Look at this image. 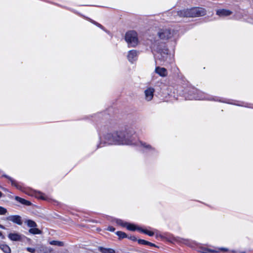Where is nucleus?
Listing matches in <instances>:
<instances>
[{
  "mask_svg": "<svg viewBox=\"0 0 253 253\" xmlns=\"http://www.w3.org/2000/svg\"><path fill=\"white\" fill-rule=\"evenodd\" d=\"M107 230L108 231L113 232V231H115V228H114L113 227L109 226V227H108Z\"/></svg>",
  "mask_w": 253,
  "mask_h": 253,
  "instance_id": "30",
  "label": "nucleus"
},
{
  "mask_svg": "<svg viewBox=\"0 0 253 253\" xmlns=\"http://www.w3.org/2000/svg\"><path fill=\"white\" fill-rule=\"evenodd\" d=\"M8 238L12 241H19L21 240V236L17 233H10L8 235Z\"/></svg>",
  "mask_w": 253,
  "mask_h": 253,
  "instance_id": "10",
  "label": "nucleus"
},
{
  "mask_svg": "<svg viewBox=\"0 0 253 253\" xmlns=\"http://www.w3.org/2000/svg\"><path fill=\"white\" fill-rule=\"evenodd\" d=\"M3 189L4 190H5V191H6V189H4V188H3Z\"/></svg>",
  "mask_w": 253,
  "mask_h": 253,
  "instance_id": "39",
  "label": "nucleus"
},
{
  "mask_svg": "<svg viewBox=\"0 0 253 253\" xmlns=\"http://www.w3.org/2000/svg\"><path fill=\"white\" fill-rule=\"evenodd\" d=\"M99 250L102 253H115V251L112 249H106L100 247Z\"/></svg>",
  "mask_w": 253,
  "mask_h": 253,
  "instance_id": "17",
  "label": "nucleus"
},
{
  "mask_svg": "<svg viewBox=\"0 0 253 253\" xmlns=\"http://www.w3.org/2000/svg\"><path fill=\"white\" fill-rule=\"evenodd\" d=\"M232 14V12L229 10L222 9L216 11V14L220 16H226Z\"/></svg>",
  "mask_w": 253,
  "mask_h": 253,
  "instance_id": "11",
  "label": "nucleus"
},
{
  "mask_svg": "<svg viewBox=\"0 0 253 253\" xmlns=\"http://www.w3.org/2000/svg\"><path fill=\"white\" fill-rule=\"evenodd\" d=\"M27 250L31 253H35V249H34V248H30V247H28L27 248Z\"/></svg>",
  "mask_w": 253,
  "mask_h": 253,
  "instance_id": "29",
  "label": "nucleus"
},
{
  "mask_svg": "<svg viewBox=\"0 0 253 253\" xmlns=\"http://www.w3.org/2000/svg\"><path fill=\"white\" fill-rule=\"evenodd\" d=\"M130 239L132 240H136V238L135 237H132L130 238Z\"/></svg>",
  "mask_w": 253,
  "mask_h": 253,
  "instance_id": "35",
  "label": "nucleus"
},
{
  "mask_svg": "<svg viewBox=\"0 0 253 253\" xmlns=\"http://www.w3.org/2000/svg\"><path fill=\"white\" fill-rule=\"evenodd\" d=\"M7 211L6 209L0 206V215H5L7 213Z\"/></svg>",
  "mask_w": 253,
  "mask_h": 253,
  "instance_id": "24",
  "label": "nucleus"
},
{
  "mask_svg": "<svg viewBox=\"0 0 253 253\" xmlns=\"http://www.w3.org/2000/svg\"><path fill=\"white\" fill-rule=\"evenodd\" d=\"M155 89L153 87H148L144 91L145 98L147 101H151L154 96Z\"/></svg>",
  "mask_w": 253,
  "mask_h": 253,
  "instance_id": "7",
  "label": "nucleus"
},
{
  "mask_svg": "<svg viewBox=\"0 0 253 253\" xmlns=\"http://www.w3.org/2000/svg\"><path fill=\"white\" fill-rule=\"evenodd\" d=\"M49 244L52 245H55L57 246H63L64 245L63 242L58 241H51L49 242Z\"/></svg>",
  "mask_w": 253,
  "mask_h": 253,
  "instance_id": "20",
  "label": "nucleus"
},
{
  "mask_svg": "<svg viewBox=\"0 0 253 253\" xmlns=\"http://www.w3.org/2000/svg\"><path fill=\"white\" fill-rule=\"evenodd\" d=\"M141 145L142 146H143L144 147L146 148H148V149H149V148H151V147L149 145H147L146 143H142L141 142H140Z\"/></svg>",
  "mask_w": 253,
  "mask_h": 253,
  "instance_id": "27",
  "label": "nucleus"
},
{
  "mask_svg": "<svg viewBox=\"0 0 253 253\" xmlns=\"http://www.w3.org/2000/svg\"><path fill=\"white\" fill-rule=\"evenodd\" d=\"M190 17L202 16L206 14V10L201 7H194L189 9Z\"/></svg>",
  "mask_w": 253,
  "mask_h": 253,
  "instance_id": "4",
  "label": "nucleus"
},
{
  "mask_svg": "<svg viewBox=\"0 0 253 253\" xmlns=\"http://www.w3.org/2000/svg\"><path fill=\"white\" fill-rule=\"evenodd\" d=\"M40 198L42 199H44V197L43 195H41L40 197Z\"/></svg>",
  "mask_w": 253,
  "mask_h": 253,
  "instance_id": "34",
  "label": "nucleus"
},
{
  "mask_svg": "<svg viewBox=\"0 0 253 253\" xmlns=\"http://www.w3.org/2000/svg\"><path fill=\"white\" fill-rule=\"evenodd\" d=\"M199 252L201 253H209V252L218 253V251L211 250L205 248H201L200 249Z\"/></svg>",
  "mask_w": 253,
  "mask_h": 253,
  "instance_id": "16",
  "label": "nucleus"
},
{
  "mask_svg": "<svg viewBox=\"0 0 253 253\" xmlns=\"http://www.w3.org/2000/svg\"><path fill=\"white\" fill-rule=\"evenodd\" d=\"M94 24H96L98 26L101 27V25L99 24H98V23H95V22L94 23Z\"/></svg>",
  "mask_w": 253,
  "mask_h": 253,
  "instance_id": "36",
  "label": "nucleus"
},
{
  "mask_svg": "<svg viewBox=\"0 0 253 253\" xmlns=\"http://www.w3.org/2000/svg\"><path fill=\"white\" fill-rule=\"evenodd\" d=\"M25 223L27 224V226L31 228L33 227H36L37 226V224L36 223L31 219H27L25 221Z\"/></svg>",
  "mask_w": 253,
  "mask_h": 253,
  "instance_id": "14",
  "label": "nucleus"
},
{
  "mask_svg": "<svg viewBox=\"0 0 253 253\" xmlns=\"http://www.w3.org/2000/svg\"><path fill=\"white\" fill-rule=\"evenodd\" d=\"M155 72L161 77H166L168 75V72L166 68L160 67H157L155 68Z\"/></svg>",
  "mask_w": 253,
  "mask_h": 253,
  "instance_id": "9",
  "label": "nucleus"
},
{
  "mask_svg": "<svg viewBox=\"0 0 253 253\" xmlns=\"http://www.w3.org/2000/svg\"><path fill=\"white\" fill-rule=\"evenodd\" d=\"M126 227L128 230L130 231H134L136 229L133 224H131L128 223H127L126 226Z\"/></svg>",
  "mask_w": 253,
  "mask_h": 253,
  "instance_id": "21",
  "label": "nucleus"
},
{
  "mask_svg": "<svg viewBox=\"0 0 253 253\" xmlns=\"http://www.w3.org/2000/svg\"><path fill=\"white\" fill-rule=\"evenodd\" d=\"M214 250L218 251V253L220 251L227 252L228 251V249L225 248H218V249H215Z\"/></svg>",
  "mask_w": 253,
  "mask_h": 253,
  "instance_id": "26",
  "label": "nucleus"
},
{
  "mask_svg": "<svg viewBox=\"0 0 253 253\" xmlns=\"http://www.w3.org/2000/svg\"><path fill=\"white\" fill-rule=\"evenodd\" d=\"M29 232L32 234H40L41 233V230L36 227H33L30 229Z\"/></svg>",
  "mask_w": 253,
  "mask_h": 253,
  "instance_id": "19",
  "label": "nucleus"
},
{
  "mask_svg": "<svg viewBox=\"0 0 253 253\" xmlns=\"http://www.w3.org/2000/svg\"><path fill=\"white\" fill-rule=\"evenodd\" d=\"M177 14L180 17H190L189 9L178 11L177 12Z\"/></svg>",
  "mask_w": 253,
  "mask_h": 253,
  "instance_id": "12",
  "label": "nucleus"
},
{
  "mask_svg": "<svg viewBox=\"0 0 253 253\" xmlns=\"http://www.w3.org/2000/svg\"><path fill=\"white\" fill-rule=\"evenodd\" d=\"M139 230V229H138ZM140 230L143 233L149 235V236H152L154 235V232L152 231H148L147 230L145 229H140Z\"/></svg>",
  "mask_w": 253,
  "mask_h": 253,
  "instance_id": "22",
  "label": "nucleus"
},
{
  "mask_svg": "<svg viewBox=\"0 0 253 253\" xmlns=\"http://www.w3.org/2000/svg\"><path fill=\"white\" fill-rule=\"evenodd\" d=\"M158 36L161 39L168 40L173 36V31L168 28L163 29L158 32Z\"/></svg>",
  "mask_w": 253,
  "mask_h": 253,
  "instance_id": "3",
  "label": "nucleus"
},
{
  "mask_svg": "<svg viewBox=\"0 0 253 253\" xmlns=\"http://www.w3.org/2000/svg\"><path fill=\"white\" fill-rule=\"evenodd\" d=\"M187 242H188V241H187V240H184V243L185 244H187Z\"/></svg>",
  "mask_w": 253,
  "mask_h": 253,
  "instance_id": "38",
  "label": "nucleus"
},
{
  "mask_svg": "<svg viewBox=\"0 0 253 253\" xmlns=\"http://www.w3.org/2000/svg\"><path fill=\"white\" fill-rule=\"evenodd\" d=\"M105 143L109 144L130 145L133 144L131 137L125 132L116 131L108 133L105 136Z\"/></svg>",
  "mask_w": 253,
  "mask_h": 253,
  "instance_id": "1",
  "label": "nucleus"
},
{
  "mask_svg": "<svg viewBox=\"0 0 253 253\" xmlns=\"http://www.w3.org/2000/svg\"><path fill=\"white\" fill-rule=\"evenodd\" d=\"M116 234L120 238H124L126 237V235L125 233L122 231H118L116 233Z\"/></svg>",
  "mask_w": 253,
  "mask_h": 253,
  "instance_id": "23",
  "label": "nucleus"
},
{
  "mask_svg": "<svg viewBox=\"0 0 253 253\" xmlns=\"http://www.w3.org/2000/svg\"><path fill=\"white\" fill-rule=\"evenodd\" d=\"M0 228H1V229H5V227L3 225H2L1 224H0Z\"/></svg>",
  "mask_w": 253,
  "mask_h": 253,
  "instance_id": "33",
  "label": "nucleus"
},
{
  "mask_svg": "<svg viewBox=\"0 0 253 253\" xmlns=\"http://www.w3.org/2000/svg\"><path fill=\"white\" fill-rule=\"evenodd\" d=\"M157 58L162 61L167 60L168 57V50L167 49H160L158 51Z\"/></svg>",
  "mask_w": 253,
  "mask_h": 253,
  "instance_id": "6",
  "label": "nucleus"
},
{
  "mask_svg": "<svg viewBox=\"0 0 253 253\" xmlns=\"http://www.w3.org/2000/svg\"><path fill=\"white\" fill-rule=\"evenodd\" d=\"M6 220L10 221L19 225L22 224V218L18 215H10L6 217Z\"/></svg>",
  "mask_w": 253,
  "mask_h": 253,
  "instance_id": "5",
  "label": "nucleus"
},
{
  "mask_svg": "<svg viewBox=\"0 0 253 253\" xmlns=\"http://www.w3.org/2000/svg\"><path fill=\"white\" fill-rule=\"evenodd\" d=\"M0 237L2 239H5V236L2 234V233L0 231Z\"/></svg>",
  "mask_w": 253,
  "mask_h": 253,
  "instance_id": "31",
  "label": "nucleus"
},
{
  "mask_svg": "<svg viewBox=\"0 0 253 253\" xmlns=\"http://www.w3.org/2000/svg\"><path fill=\"white\" fill-rule=\"evenodd\" d=\"M11 182V184L13 185H14L17 187V188H19V187L16 184L15 181H14L11 178L7 177Z\"/></svg>",
  "mask_w": 253,
  "mask_h": 253,
  "instance_id": "28",
  "label": "nucleus"
},
{
  "mask_svg": "<svg viewBox=\"0 0 253 253\" xmlns=\"http://www.w3.org/2000/svg\"><path fill=\"white\" fill-rule=\"evenodd\" d=\"M125 40L129 46H136L138 42L137 33L134 31L127 32L126 34Z\"/></svg>",
  "mask_w": 253,
  "mask_h": 253,
  "instance_id": "2",
  "label": "nucleus"
},
{
  "mask_svg": "<svg viewBox=\"0 0 253 253\" xmlns=\"http://www.w3.org/2000/svg\"><path fill=\"white\" fill-rule=\"evenodd\" d=\"M137 52L135 50H131L127 55L128 60L131 63L137 59Z\"/></svg>",
  "mask_w": 253,
  "mask_h": 253,
  "instance_id": "8",
  "label": "nucleus"
},
{
  "mask_svg": "<svg viewBox=\"0 0 253 253\" xmlns=\"http://www.w3.org/2000/svg\"><path fill=\"white\" fill-rule=\"evenodd\" d=\"M117 223L123 227H126V226L127 224V222H124L123 220L120 219H118L117 220Z\"/></svg>",
  "mask_w": 253,
  "mask_h": 253,
  "instance_id": "25",
  "label": "nucleus"
},
{
  "mask_svg": "<svg viewBox=\"0 0 253 253\" xmlns=\"http://www.w3.org/2000/svg\"><path fill=\"white\" fill-rule=\"evenodd\" d=\"M195 99H203V98L200 97L199 96H195L193 97Z\"/></svg>",
  "mask_w": 253,
  "mask_h": 253,
  "instance_id": "32",
  "label": "nucleus"
},
{
  "mask_svg": "<svg viewBox=\"0 0 253 253\" xmlns=\"http://www.w3.org/2000/svg\"><path fill=\"white\" fill-rule=\"evenodd\" d=\"M2 196V193L0 191V198Z\"/></svg>",
  "mask_w": 253,
  "mask_h": 253,
  "instance_id": "37",
  "label": "nucleus"
},
{
  "mask_svg": "<svg viewBox=\"0 0 253 253\" xmlns=\"http://www.w3.org/2000/svg\"><path fill=\"white\" fill-rule=\"evenodd\" d=\"M0 249L5 253H10L11 250L9 247L5 244H1Z\"/></svg>",
  "mask_w": 253,
  "mask_h": 253,
  "instance_id": "15",
  "label": "nucleus"
},
{
  "mask_svg": "<svg viewBox=\"0 0 253 253\" xmlns=\"http://www.w3.org/2000/svg\"><path fill=\"white\" fill-rule=\"evenodd\" d=\"M138 243L140 244L147 245H149V246H152V247L156 246L155 244H154L151 242H149L148 241H145L144 240H142V239H139L138 240Z\"/></svg>",
  "mask_w": 253,
  "mask_h": 253,
  "instance_id": "18",
  "label": "nucleus"
},
{
  "mask_svg": "<svg viewBox=\"0 0 253 253\" xmlns=\"http://www.w3.org/2000/svg\"><path fill=\"white\" fill-rule=\"evenodd\" d=\"M15 199L19 202V203L23 204V205H27V206H29L31 204V202L30 201H28L27 200H26L22 198H20L19 197H18V196H15Z\"/></svg>",
  "mask_w": 253,
  "mask_h": 253,
  "instance_id": "13",
  "label": "nucleus"
}]
</instances>
